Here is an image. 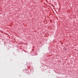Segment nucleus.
Here are the masks:
<instances>
[{"label": "nucleus", "instance_id": "1", "mask_svg": "<svg viewBox=\"0 0 78 78\" xmlns=\"http://www.w3.org/2000/svg\"><path fill=\"white\" fill-rule=\"evenodd\" d=\"M25 52H26V51H25Z\"/></svg>", "mask_w": 78, "mask_h": 78}]
</instances>
